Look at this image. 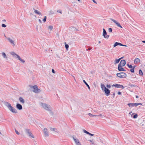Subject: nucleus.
Listing matches in <instances>:
<instances>
[{
    "label": "nucleus",
    "mask_w": 145,
    "mask_h": 145,
    "mask_svg": "<svg viewBox=\"0 0 145 145\" xmlns=\"http://www.w3.org/2000/svg\"><path fill=\"white\" fill-rule=\"evenodd\" d=\"M108 31L109 32L111 33L112 31V29L111 28H109L108 29Z\"/></svg>",
    "instance_id": "33"
},
{
    "label": "nucleus",
    "mask_w": 145,
    "mask_h": 145,
    "mask_svg": "<svg viewBox=\"0 0 145 145\" xmlns=\"http://www.w3.org/2000/svg\"><path fill=\"white\" fill-rule=\"evenodd\" d=\"M127 46V45H123V46Z\"/></svg>",
    "instance_id": "51"
},
{
    "label": "nucleus",
    "mask_w": 145,
    "mask_h": 145,
    "mask_svg": "<svg viewBox=\"0 0 145 145\" xmlns=\"http://www.w3.org/2000/svg\"><path fill=\"white\" fill-rule=\"evenodd\" d=\"M40 105L43 108L46 110H49L51 109V107L49 105L44 103H41Z\"/></svg>",
    "instance_id": "3"
},
{
    "label": "nucleus",
    "mask_w": 145,
    "mask_h": 145,
    "mask_svg": "<svg viewBox=\"0 0 145 145\" xmlns=\"http://www.w3.org/2000/svg\"><path fill=\"white\" fill-rule=\"evenodd\" d=\"M118 95H120L121 94V93L120 91H118Z\"/></svg>",
    "instance_id": "44"
},
{
    "label": "nucleus",
    "mask_w": 145,
    "mask_h": 145,
    "mask_svg": "<svg viewBox=\"0 0 145 145\" xmlns=\"http://www.w3.org/2000/svg\"><path fill=\"white\" fill-rule=\"evenodd\" d=\"M129 114V116H131V117H133L134 119L137 118L138 117V115L137 114H134L135 113H133L132 112H130Z\"/></svg>",
    "instance_id": "12"
},
{
    "label": "nucleus",
    "mask_w": 145,
    "mask_h": 145,
    "mask_svg": "<svg viewBox=\"0 0 145 145\" xmlns=\"http://www.w3.org/2000/svg\"><path fill=\"white\" fill-rule=\"evenodd\" d=\"M26 133L28 135L29 137L31 138H34L35 137L32 134V133L29 131V129H27L26 130Z\"/></svg>",
    "instance_id": "10"
},
{
    "label": "nucleus",
    "mask_w": 145,
    "mask_h": 145,
    "mask_svg": "<svg viewBox=\"0 0 145 145\" xmlns=\"http://www.w3.org/2000/svg\"><path fill=\"white\" fill-rule=\"evenodd\" d=\"M127 65L128 67L130 68H133V66L131 65H129V64H127Z\"/></svg>",
    "instance_id": "31"
},
{
    "label": "nucleus",
    "mask_w": 145,
    "mask_h": 145,
    "mask_svg": "<svg viewBox=\"0 0 145 145\" xmlns=\"http://www.w3.org/2000/svg\"><path fill=\"white\" fill-rule=\"evenodd\" d=\"M111 20L113 22H114L119 27H120L122 28V27L121 26L120 24L119 23L117 22L116 21V20L113 19H111Z\"/></svg>",
    "instance_id": "15"
},
{
    "label": "nucleus",
    "mask_w": 145,
    "mask_h": 145,
    "mask_svg": "<svg viewBox=\"0 0 145 145\" xmlns=\"http://www.w3.org/2000/svg\"><path fill=\"white\" fill-rule=\"evenodd\" d=\"M16 107L18 109L21 110L22 109V107L20 104H17L16 105Z\"/></svg>",
    "instance_id": "16"
},
{
    "label": "nucleus",
    "mask_w": 145,
    "mask_h": 145,
    "mask_svg": "<svg viewBox=\"0 0 145 145\" xmlns=\"http://www.w3.org/2000/svg\"><path fill=\"white\" fill-rule=\"evenodd\" d=\"M120 60V59H116L114 61V64L118 63Z\"/></svg>",
    "instance_id": "25"
},
{
    "label": "nucleus",
    "mask_w": 145,
    "mask_h": 145,
    "mask_svg": "<svg viewBox=\"0 0 145 145\" xmlns=\"http://www.w3.org/2000/svg\"><path fill=\"white\" fill-rule=\"evenodd\" d=\"M34 12L36 14L38 15L41 14V13L38 10L35 9H34Z\"/></svg>",
    "instance_id": "24"
},
{
    "label": "nucleus",
    "mask_w": 145,
    "mask_h": 145,
    "mask_svg": "<svg viewBox=\"0 0 145 145\" xmlns=\"http://www.w3.org/2000/svg\"><path fill=\"white\" fill-rule=\"evenodd\" d=\"M83 82L85 83V84L88 87V88L89 90H90V88L88 84L86 83V82L85 81V80H83Z\"/></svg>",
    "instance_id": "26"
},
{
    "label": "nucleus",
    "mask_w": 145,
    "mask_h": 145,
    "mask_svg": "<svg viewBox=\"0 0 145 145\" xmlns=\"http://www.w3.org/2000/svg\"><path fill=\"white\" fill-rule=\"evenodd\" d=\"M126 64V61L124 60H121L120 63L118 65L124 66Z\"/></svg>",
    "instance_id": "14"
},
{
    "label": "nucleus",
    "mask_w": 145,
    "mask_h": 145,
    "mask_svg": "<svg viewBox=\"0 0 145 145\" xmlns=\"http://www.w3.org/2000/svg\"><path fill=\"white\" fill-rule=\"evenodd\" d=\"M83 132L84 133H86V134H88V133H89V132H88V131H86V130H83Z\"/></svg>",
    "instance_id": "37"
},
{
    "label": "nucleus",
    "mask_w": 145,
    "mask_h": 145,
    "mask_svg": "<svg viewBox=\"0 0 145 145\" xmlns=\"http://www.w3.org/2000/svg\"><path fill=\"white\" fill-rule=\"evenodd\" d=\"M46 17L45 16L44 17V18L43 20V21L44 22H45L46 21Z\"/></svg>",
    "instance_id": "32"
},
{
    "label": "nucleus",
    "mask_w": 145,
    "mask_h": 145,
    "mask_svg": "<svg viewBox=\"0 0 145 145\" xmlns=\"http://www.w3.org/2000/svg\"><path fill=\"white\" fill-rule=\"evenodd\" d=\"M1 56L7 62H8V61L9 58L8 56L5 53L2 52L1 53Z\"/></svg>",
    "instance_id": "7"
},
{
    "label": "nucleus",
    "mask_w": 145,
    "mask_h": 145,
    "mask_svg": "<svg viewBox=\"0 0 145 145\" xmlns=\"http://www.w3.org/2000/svg\"><path fill=\"white\" fill-rule=\"evenodd\" d=\"M123 58V57H121V58H120V60H121V59H122Z\"/></svg>",
    "instance_id": "52"
},
{
    "label": "nucleus",
    "mask_w": 145,
    "mask_h": 145,
    "mask_svg": "<svg viewBox=\"0 0 145 145\" xmlns=\"http://www.w3.org/2000/svg\"><path fill=\"white\" fill-rule=\"evenodd\" d=\"M106 87L108 88H111V86L109 84H107L106 86Z\"/></svg>",
    "instance_id": "39"
},
{
    "label": "nucleus",
    "mask_w": 145,
    "mask_h": 145,
    "mask_svg": "<svg viewBox=\"0 0 145 145\" xmlns=\"http://www.w3.org/2000/svg\"><path fill=\"white\" fill-rule=\"evenodd\" d=\"M9 53L13 58L17 59L23 63H25V60L22 59L21 57L15 52L12 51L10 52Z\"/></svg>",
    "instance_id": "1"
},
{
    "label": "nucleus",
    "mask_w": 145,
    "mask_h": 145,
    "mask_svg": "<svg viewBox=\"0 0 145 145\" xmlns=\"http://www.w3.org/2000/svg\"><path fill=\"white\" fill-rule=\"evenodd\" d=\"M134 68H131V69L130 70L132 72H134Z\"/></svg>",
    "instance_id": "35"
},
{
    "label": "nucleus",
    "mask_w": 145,
    "mask_h": 145,
    "mask_svg": "<svg viewBox=\"0 0 145 145\" xmlns=\"http://www.w3.org/2000/svg\"><path fill=\"white\" fill-rule=\"evenodd\" d=\"M79 2L80 1V0H77Z\"/></svg>",
    "instance_id": "56"
},
{
    "label": "nucleus",
    "mask_w": 145,
    "mask_h": 145,
    "mask_svg": "<svg viewBox=\"0 0 145 145\" xmlns=\"http://www.w3.org/2000/svg\"><path fill=\"white\" fill-rule=\"evenodd\" d=\"M5 106L8 108L9 110L14 113H17V110L16 109L12 106L9 103L6 102L5 103Z\"/></svg>",
    "instance_id": "2"
},
{
    "label": "nucleus",
    "mask_w": 145,
    "mask_h": 145,
    "mask_svg": "<svg viewBox=\"0 0 145 145\" xmlns=\"http://www.w3.org/2000/svg\"><path fill=\"white\" fill-rule=\"evenodd\" d=\"M97 116H100L102 117V118H104V117H105V116H103V115L102 116V114H100L99 115H97Z\"/></svg>",
    "instance_id": "41"
},
{
    "label": "nucleus",
    "mask_w": 145,
    "mask_h": 145,
    "mask_svg": "<svg viewBox=\"0 0 145 145\" xmlns=\"http://www.w3.org/2000/svg\"><path fill=\"white\" fill-rule=\"evenodd\" d=\"M65 48L66 49L68 50V48L69 47L68 45L67 44H65Z\"/></svg>",
    "instance_id": "34"
},
{
    "label": "nucleus",
    "mask_w": 145,
    "mask_h": 145,
    "mask_svg": "<svg viewBox=\"0 0 145 145\" xmlns=\"http://www.w3.org/2000/svg\"><path fill=\"white\" fill-rule=\"evenodd\" d=\"M136 97L137 98H138V97L137 96H136Z\"/></svg>",
    "instance_id": "54"
},
{
    "label": "nucleus",
    "mask_w": 145,
    "mask_h": 145,
    "mask_svg": "<svg viewBox=\"0 0 145 145\" xmlns=\"http://www.w3.org/2000/svg\"><path fill=\"white\" fill-rule=\"evenodd\" d=\"M139 74L141 76H142L143 74V73L141 69H140L139 71Z\"/></svg>",
    "instance_id": "29"
},
{
    "label": "nucleus",
    "mask_w": 145,
    "mask_h": 145,
    "mask_svg": "<svg viewBox=\"0 0 145 145\" xmlns=\"http://www.w3.org/2000/svg\"><path fill=\"white\" fill-rule=\"evenodd\" d=\"M103 35L105 39H108L109 37V36L108 35L104 29H103Z\"/></svg>",
    "instance_id": "9"
},
{
    "label": "nucleus",
    "mask_w": 145,
    "mask_h": 145,
    "mask_svg": "<svg viewBox=\"0 0 145 145\" xmlns=\"http://www.w3.org/2000/svg\"><path fill=\"white\" fill-rule=\"evenodd\" d=\"M123 66L118 65V69L119 71H125V69L122 68Z\"/></svg>",
    "instance_id": "18"
},
{
    "label": "nucleus",
    "mask_w": 145,
    "mask_h": 145,
    "mask_svg": "<svg viewBox=\"0 0 145 145\" xmlns=\"http://www.w3.org/2000/svg\"><path fill=\"white\" fill-rule=\"evenodd\" d=\"M91 48H88V49H87V50H91Z\"/></svg>",
    "instance_id": "48"
},
{
    "label": "nucleus",
    "mask_w": 145,
    "mask_h": 145,
    "mask_svg": "<svg viewBox=\"0 0 145 145\" xmlns=\"http://www.w3.org/2000/svg\"><path fill=\"white\" fill-rule=\"evenodd\" d=\"M98 43L99 44L100 43H101V41H99V42H98Z\"/></svg>",
    "instance_id": "53"
},
{
    "label": "nucleus",
    "mask_w": 145,
    "mask_h": 145,
    "mask_svg": "<svg viewBox=\"0 0 145 145\" xmlns=\"http://www.w3.org/2000/svg\"><path fill=\"white\" fill-rule=\"evenodd\" d=\"M31 88L32 89L33 91L36 93H38L40 92V90L39 89L37 86L35 85L32 87Z\"/></svg>",
    "instance_id": "4"
},
{
    "label": "nucleus",
    "mask_w": 145,
    "mask_h": 145,
    "mask_svg": "<svg viewBox=\"0 0 145 145\" xmlns=\"http://www.w3.org/2000/svg\"><path fill=\"white\" fill-rule=\"evenodd\" d=\"M50 130L51 131H54L55 132H57L58 131L57 129L54 128H51L50 129Z\"/></svg>",
    "instance_id": "28"
},
{
    "label": "nucleus",
    "mask_w": 145,
    "mask_h": 145,
    "mask_svg": "<svg viewBox=\"0 0 145 145\" xmlns=\"http://www.w3.org/2000/svg\"><path fill=\"white\" fill-rule=\"evenodd\" d=\"M57 12L60 13L61 14L62 12V11H61V10H58L57 11Z\"/></svg>",
    "instance_id": "40"
},
{
    "label": "nucleus",
    "mask_w": 145,
    "mask_h": 145,
    "mask_svg": "<svg viewBox=\"0 0 145 145\" xmlns=\"http://www.w3.org/2000/svg\"><path fill=\"white\" fill-rule=\"evenodd\" d=\"M142 42L143 43H145V40L142 41Z\"/></svg>",
    "instance_id": "49"
},
{
    "label": "nucleus",
    "mask_w": 145,
    "mask_h": 145,
    "mask_svg": "<svg viewBox=\"0 0 145 145\" xmlns=\"http://www.w3.org/2000/svg\"><path fill=\"white\" fill-rule=\"evenodd\" d=\"M48 28L49 30L51 31L53 29V26L51 25H49L48 26Z\"/></svg>",
    "instance_id": "27"
},
{
    "label": "nucleus",
    "mask_w": 145,
    "mask_h": 145,
    "mask_svg": "<svg viewBox=\"0 0 145 145\" xmlns=\"http://www.w3.org/2000/svg\"><path fill=\"white\" fill-rule=\"evenodd\" d=\"M88 114L89 116L91 117H93V116H97V115H93L90 113H89Z\"/></svg>",
    "instance_id": "30"
},
{
    "label": "nucleus",
    "mask_w": 145,
    "mask_h": 145,
    "mask_svg": "<svg viewBox=\"0 0 145 145\" xmlns=\"http://www.w3.org/2000/svg\"><path fill=\"white\" fill-rule=\"evenodd\" d=\"M144 104V105H143V106L145 105V103H144V104Z\"/></svg>",
    "instance_id": "55"
},
{
    "label": "nucleus",
    "mask_w": 145,
    "mask_h": 145,
    "mask_svg": "<svg viewBox=\"0 0 145 145\" xmlns=\"http://www.w3.org/2000/svg\"><path fill=\"white\" fill-rule=\"evenodd\" d=\"M1 26L2 27H6L7 26V25L4 24H2V25H1Z\"/></svg>",
    "instance_id": "36"
},
{
    "label": "nucleus",
    "mask_w": 145,
    "mask_h": 145,
    "mask_svg": "<svg viewBox=\"0 0 145 145\" xmlns=\"http://www.w3.org/2000/svg\"><path fill=\"white\" fill-rule=\"evenodd\" d=\"M93 1L94 3H95L97 4V3L96 2L95 0H92Z\"/></svg>",
    "instance_id": "45"
},
{
    "label": "nucleus",
    "mask_w": 145,
    "mask_h": 145,
    "mask_svg": "<svg viewBox=\"0 0 145 145\" xmlns=\"http://www.w3.org/2000/svg\"><path fill=\"white\" fill-rule=\"evenodd\" d=\"M118 45H119L121 46H123V44H122L120 43L116 42L114 44L113 47H115Z\"/></svg>",
    "instance_id": "22"
},
{
    "label": "nucleus",
    "mask_w": 145,
    "mask_h": 145,
    "mask_svg": "<svg viewBox=\"0 0 145 145\" xmlns=\"http://www.w3.org/2000/svg\"><path fill=\"white\" fill-rule=\"evenodd\" d=\"M1 1H2L3 0H1Z\"/></svg>",
    "instance_id": "58"
},
{
    "label": "nucleus",
    "mask_w": 145,
    "mask_h": 145,
    "mask_svg": "<svg viewBox=\"0 0 145 145\" xmlns=\"http://www.w3.org/2000/svg\"><path fill=\"white\" fill-rule=\"evenodd\" d=\"M43 132L45 137H47L49 136V133L47 129L46 128H45L44 129Z\"/></svg>",
    "instance_id": "11"
},
{
    "label": "nucleus",
    "mask_w": 145,
    "mask_h": 145,
    "mask_svg": "<svg viewBox=\"0 0 145 145\" xmlns=\"http://www.w3.org/2000/svg\"><path fill=\"white\" fill-rule=\"evenodd\" d=\"M52 72L53 73H54L55 72V71L53 69L52 70Z\"/></svg>",
    "instance_id": "46"
},
{
    "label": "nucleus",
    "mask_w": 145,
    "mask_h": 145,
    "mask_svg": "<svg viewBox=\"0 0 145 145\" xmlns=\"http://www.w3.org/2000/svg\"><path fill=\"white\" fill-rule=\"evenodd\" d=\"M127 105L129 106V107H132L133 106H137V104L136 103H129Z\"/></svg>",
    "instance_id": "19"
},
{
    "label": "nucleus",
    "mask_w": 145,
    "mask_h": 145,
    "mask_svg": "<svg viewBox=\"0 0 145 145\" xmlns=\"http://www.w3.org/2000/svg\"><path fill=\"white\" fill-rule=\"evenodd\" d=\"M88 134L89 135H90L91 136H94V134H91V133H89Z\"/></svg>",
    "instance_id": "42"
},
{
    "label": "nucleus",
    "mask_w": 145,
    "mask_h": 145,
    "mask_svg": "<svg viewBox=\"0 0 145 145\" xmlns=\"http://www.w3.org/2000/svg\"><path fill=\"white\" fill-rule=\"evenodd\" d=\"M117 76L120 78H124L126 76V74L124 72H121L117 73Z\"/></svg>",
    "instance_id": "8"
},
{
    "label": "nucleus",
    "mask_w": 145,
    "mask_h": 145,
    "mask_svg": "<svg viewBox=\"0 0 145 145\" xmlns=\"http://www.w3.org/2000/svg\"><path fill=\"white\" fill-rule=\"evenodd\" d=\"M0 134H1V132L0 131Z\"/></svg>",
    "instance_id": "57"
},
{
    "label": "nucleus",
    "mask_w": 145,
    "mask_h": 145,
    "mask_svg": "<svg viewBox=\"0 0 145 145\" xmlns=\"http://www.w3.org/2000/svg\"><path fill=\"white\" fill-rule=\"evenodd\" d=\"M101 87L102 90L103 91H104L106 88L104 84H101Z\"/></svg>",
    "instance_id": "23"
},
{
    "label": "nucleus",
    "mask_w": 145,
    "mask_h": 145,
    "mask_svg": "<svg viewBox=\"0 0 145 145\" xmlns=\"http://www.w3.org/2000/svg\"><path fill=\"white\" fill-rule=\"evenodd\" d=\"M3 22H5L6 21V20L4 19V20H3Z\"/></svg>",
    "instance_id": "50"
},
{
    "label": "nucleus",
    "mask_w": 145,
    "mask_h": 145,
    "mask_svg": "<svg viewBox=\"0 0 145 145\" xmlns=\"http://www.w3.org/2000/svg\"><path fill=\"white\" fill-rule=\"evenodd\" d=\"M104 91L107 96H108L109 95L110 91L108 89L106 88Z\"/></svg>",
    "instance_id": "17"
},
{
    "label": "nucleus",
    "mask_w": 145,
    "mask_h": 145,
    "mask_svg": "<svg viewBox=\"0 0 145 145\" xmlns=\"http://www.w3.org/2000/svg\"><path fill=\"white\" fill-rule=\"evenodd\" d=\"M39 21L40 23H42L41 20L40 19H39Z\"/></svg>",
    "instance_id": "47"
},
{
    "label": "nucleus",
    "mask_w": 145,
    "mask_h": 145,
    "mask_svg": "<svg viewBox=\"0 0 145 145\" xmlns=\"http://www.w3.org/2000/svg\"><path fill=\"white\" fill-rule=\"evenodd\" d=\"M112 87L114 86L116 88H122V89H123L124 88L123 87V86L122 85L120 84H113L112 85Z\"/></svg>",
    "instance_id": "13"
},
{
    "label": "nucleus",
    "mask_w": 145,
    "mask_h": 145,
    "mask_svg": "<svg viewBox=\"0 0 145 145\" xmlns=\"http://www.w3.org/2000/svg\"><path fill=\"white\" fill-rule=\"evenodd\" d=\"M140 60L138 58H136L134 61V63L135 64H137L138 63H140Z\"/></svg>",
    "instance_id": "21"
},
{
    "label": "nucleus",
    "mask_w": 145,
    "mask_h": 145,
    "mask_svg": "<svg viewBox=\"0 0 145 145\" xmlns=\"http://www.w3.org/2000/svg\"><path fill=\"white\" fill-rule=\"evenodd\" d=\"M15 132L16 133V134L18 135H19L20 134V133L18 132V131L16 129H15Z\"/></svg>",
    "instance_id": "38"
},
{
    "label": "nucleus",
    "mask_w": 145,
    "mask_h": 145,
    "mask_svg": "<svg viewBox=\"0 0 145 145\" xmlns=\"http://www.w3.org/2000/svg\"><path fill=\"white\" fill-rule=\"evenodd\" d=\"M137 106L139 105H142V103H137Z\"/></svg>",
    "instance_id": "43"
},
{
    "label": "nucleus",
    "mask_w": 145,
    "mask_h": 145,
    "mask_svg": "<svg viewBox=\"0 0 145 145\" xmlns=\"http://www.w3.org/2000/svg\"><path fill=\"white\" fill-rule=\"evenodd\" d=\"M6 39L8 42L13 46H15V41L13 39L9 37H7Z\"/></svg>",
    "instance_id": "5"
},
{
    "label": "nucleus",
    "mask_w": 145,
    "mask_h": 145,
    "mask_svg": "<svg viewBox=\"0 0 145 145\" xmlns=\"http://www.w3.org/2000/svg\"><path fill=\"white\" fill-rule=\"evenodd\" d=\"M19 100L20 102L22 104H24L25 103V101L22 97H20L19 98Z\"/></svg>",
    "instance_id": "20"
},
{
    "label": "nucleus",
    "mask_w": 145,
    "mask_h": 145,
    "mask_svg": "<svg viewBox=\"0 0 145 145\" xmlns=\"http://www.w3.org/2000/svg\"><path fill=\"white\" fill-rule=\"evenodd\" d=\"M73 139L75 142L76 145H82L81 143L80 142L79 140L76 137H72Z\"/></svg>",
    "instance_id": "6"
}]
</instances>
